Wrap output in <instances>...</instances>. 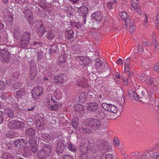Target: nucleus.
Instances as JSON below:
<instances>
[{
  "instance_id": "13d9d810",
  "label": "nucleus",
  "mask_w": 159,
  "mask_h": 159,
  "mask_svg": "<svg viewBox=\"0 0 159 159\" xmlns=\"http://www.w3.org/2000/svg\"><path fill=\"white\" fill-rule=\"evenodd\" d=\"M112 3L111 2H109L108 3H107V6L108 8L109 9H111L112 8Z\"/></svg>"
},
{
  "instance_id": "c85d7f7f",
  "label": "nucleus",
  "mask_w": 159,
  "mask_h": 159,
  "mask_svg": "<svg viewBox=\"0 0 159 159\" xmlns=\"http://www.w3.org/2000/svg\"><path fill=\"white\" fill-rule=\"evenodd\" d=\"M59 51L58 46L56 44H53L51 48L50 51L51 53H53L55 52H57Z\"/></svg>"
},
{
  "instance_id": "f704fd0d",
  "label": "nucleus",
  "mask_w": 159,
  "mask_h": 159,
  "mask_svg": "<svg viewBox=\"0 0 159 159\" xmlns=\"http://www.w3.org/2000/svg\"><path fill=\"white\" fill-rule=\"evenodd\" d=\"M53 32L52 31L48 30L46 36L49 39H52L53 36Z\"/></svg>"
},
{
  "instance_id": "3c124183",
  "label": "nucleus",
  "mask_w": 159,
  "mask_h": 159,
  "mask_svg": "<svg viewBox=\"0 0 159 159\" xmlns=\"http://www.w3.org/2000/svg\"><path fill=\"white\" fill-rule=\"evenodd\" d=\"M80 152L82 153H85L87 152V149L86 147L81 146L80 147Z\"/></svg>"
},
{
  "instance_id": "052dcab7",
  "label": "nucleus",
  "mask_w": 159,
  "mask_h": 159,
  "mask_svg": "<svg viewBox=\"0 0 159 159\" xmlns=\"http://www.w3.org/2000/svg\"><path fill=\"white\" fill-rule=\"evenodd\" d=\"M63 159H73L69 155H66L63 158Z\"/></svg>"
},
{
  "instance_id": "de8ad7c7",
  "label": "nucleus",
  "mask_w": 159,
  "mask_h": 159,
  "mask_svg": "<svg viewBox=\"0 0 159 159\" xmlns=\"http://www.w3.org/2000/svg\"><path fill=\"white\" fill-rule=\"evenodd\" d=\"M150 154L154 159L158 158L159 157V153H153L152 152V153H149Z\"/></svg>"
},
{
  "instance_id": "7ed1b4c3",
  "label": "nucleus",
  "mask_w": 159,
  "mask_h": 159,
  "mask_svg": "<svg viewBox=\"0 0 159 159\" xmlns=\"http://www.w3.org/2000/svg\"><path fill=\"white\" fill-rule=\"evenodd\" d=\"M51 149L50 145H47L43 148L42 150L39 151L38 153V157L43 159L47 157L51 152Z\"/></svg>"
},
{
  "instance_id": "c03bdc74",
  "label": "nucleus",
  "mask_w": 159,
  "mask_h": 159,
  "mask_svg": "<svg viewBox=\"0 0 159 159\" xmlns=\"http://www.w3.org/2000/svg\"><path fill=\"white\" fill-rule=\"evenodd\" d=\"M148 77L149 76L145 75L143 73L141 75L140 79L142 81L144 82Z\"/></svg>"
},
{
  "instance_id": "1a4fd4ad",
  "label": "nucleus",
  "mask_w": 159,
  "mask_h": 159,
  "mask_svg": "<svg viewBox=\"0 0 159 159\" xmlns=\"http://www.w3.org/2000/svg\"><path fill=\"white\" fill-rule=\"evenodd\" d=\"M67 57V55L66 54L60 56L57 61V64L62 68L66 67L67 65L66 61Z\"/></svg>"
},
{
  "instance_id": "79ce46f5",
  "label": "nucleus",
  "mask_w": 159,
  "mask_h": 159,
  "mask_svg": "<svg viewBox=\"0 0 159 159\" xmlns=\"http://www.w3.org/2000/svg\"><path fill=\"white\" fill-rule=\"evenodd\" d=\"M29 143L31 147L37 146L36 141L34 139H30V140Z\"/></svg>"
},
{
  "instance_id": "c9c22d12",
  "label": "nucleus",
  "mask_w": 159,
  "mask_h": 159,
  "mask_svg": "<svg viewBox=\"0 0 159 159\" xmlns=\"http://www.w3.org/2000/svg\"><path fill=\"white\" fill-rule=\"evenodd\" d=\"M16 124V126H15L16 129H20L23 127L24 126L23 123L22 122L17 121Z\"/></svg>"
},
{
  "instance_id": "b1692460",
  "label": "nucleus",
  "mask_w": 159,
  "mask_h": 159,
  "mask_svg": "<svg viewBox=\"0 0 159 159\" xmlns=\"http://www.w3.org/2000/svg\"><path fill=\"white\" fill-rule=\"evenodd\" d=\"M54 82L55 83H58V84H61L62 83L63 77L61 75L58 76H54L53 78Z\"/></svg>"
},
{
  "instance_id": "20e7f679",
  "label": "nucleus",
  "mask_w": 159,
  "mask_h": 159,
  "mask_svg": "<svg viewBox=\"0 0 159 159\" xmlns=\"http://www.w3.org/2000/svg\"><path fill=\"white\" fill-rule=\"evenodd\" d=\"M30 34L27 32H24L22 35L20 41V46L21 48H24L27 46L30 42Z\"/></svg>"
},
{
  "instance_id": "6e6d98bb",
  "label": "nucleus",
  "mask_w": 159,
  "mask_h": 159,
  "mask_svg": "<svg viewBox=\"0 0 159 159\" xmlns=\"http://www.w3.org/2000/svg\"><path fill=\"white\" fill-rule=\"evenodd\" d=\"M154 69L159 73V63H157L153 67Z\"/></svg>"
},
{
  "instance_id": "774afa93",
  "label": "nucleus",
  "mask_w": 159,
  "mask_h": 159,
  "mask_svg": "<svg viewBox=\"0 0 159 159\" xmlns=\"http://www.w3.org/2000/svg\"><path fill=\"white\" fill-rule=\"evenodd\" d=\"M106 158L107 159H111L112 158V156L111 154H107Z\"/></svg>"
},
{
  "instance_id": "9d476101",
  "label": "nucleus",
  "mask_w": 159,
  "mask_h": 159,
  "mask_svg": "<svg viewBox=\"0 0 159 159\" xmlns=\"http://www.w3.org/2000/svg\"><path fill=\"white\" fill-rule=\"evenodd\" d=\"M36 64L35 62H34L33 61H31L30 63V77L32 80L34 79L37 74V72L36 70Z\"/></svg>"
},
{
  "instance_id": "f257e3e1",
  "label": "nucleus",
  "mask_w": 159,
  "mask_h": 159,
  "mask_svg": "<svg viewBox=\"0 0 159 159\" xmlns=\"http://www.w3.org/2000/svg\"><path fill=\"white\" fill-rule=\"evenodd\" d=\"M136 92L130 90L129 92V95L130 97H133L136 99H139L140 98L144 99H147L148 101L151 99L152 95L154 93V91L152 90H147L145 88L139 87Z\"/></svg>"
},
{
  "instance_id": "69168bd1",
  "label": "nucleus",
  "mask_w": 159,
  "mask_h": 159,
  "mask_svg": "<svg viewBox=\"0 0 159 159\" xmlns=\"http://www.w3.org/2000/svg\"><path fill=\"white\" fill-rule=\"evenodd\" d=\"M2 112L0 111V123L2 122Z\"/></svg>"
},
{
  "instance_id": "a211bd4d",
  "label": "nucleus",
  "mask_w": 159,
  "mask_h": 159,
  "mask_svg": "<svg viewBox=\"0 0 159 159\" xmlns=\"http://www.w3.org/2000/svg\"><path fill=\"white\" fill-rule=\"evenodd\" d=\"M79 59L82 62L80 63L84 66H86L89 64L91 62V60L89 58L83 57L80 56L79 57Z\"/></svg>"
},
{
  "instance_id": "ddd939ff",
  "label": "nucleus",
  "mask_w": 159,
  "mask_h": 159,
  "mask_svg": "<svg viewBox=\"0 0 159 159\" xmlns=\"http://www.w3.org/2000/svg\"><path fill=\"white\" fill-rule=\"evenodd\" d=\"M23 13L26 17L27 20L29 23H33V16L31 11L30 9H26L23 11Z\"/></svg>"
},
{
  "instance_id": "0eeeda50",
  "label": "nucleus",
  "mask_w": 159,
  "mask_h": 159,
  "mask_svg": "<svg viewBox=\"0 0 159 159\" xmlns=\"http://www.w3.org/2000/svg\"><path fill=\"white\" fill-rule=\"evenodd\" d=\"M62 103L55 101H52L46 105L48 106V109L50 111H56L60 109L62 107Z\"/></svg>"
},
{
  "instance_id": "f03ea898",
  "label": "nucleus",
  "mask_w": 159,
  "mask_h": 159,
  "mask_svg": "<svg viewBox=\"0 0 159 159\" xmlns=\"http://www.w3.org/2000/svg\"><path fill=\"white\" fill-rule=\"evenodd\" d=\"M7 45L5 44L0 45V60L3 62H7L9 61L11 58L9 52L5 49Z\"/></svg>"
},
{
  "instance_id": "6e6552de",
  "label": "nucleus",
  "mask_w": 159,
  "mask_h": 159,
  "mask_svg": "<svg viewBox=\"0 0 159 159\" xmlns=\"http://www.w3.org/2000/svg\"><path fill=\"white\" fill-rule=\"evenodd\" d=\"M44 91L43 88L39 86L34 87L32 91V96L33 98H37L42 94Z\"/></svg>"
},
{
  "instance_id": "09e8293b",
  "label": "nucleus",
  "mask_w": 159,
  "mask_h": 159,
  "mask_svg": "<svg viewBox=\"0 0 159 159\" xmlns=\"http://www.w3.org/2000/svg\"><path fill=\"white\" fill-rule=\"evenodd\" d=\"M73 25L77 29L80 28L82 26V24L79 22H75L73 23Z\"/></svg>"
},
{
  "instance_id": "39448f33",
  "label": "nucleus",
  "mask_w": 159,
  "mask_h": 159,
  "mask_svg": "<svg viewBox=\"0 0 159 159\" xmlns=\"http://www.w3.org/2000/svg\"><path fill=\"white\" fill-rule=\"evenodd\" d=\"M102 106L104 110L114 114L115 116H118L120 115V113L119 115H118L117 114L118 108L115 105L112 104H107L105 103H104L102 104Z\"/></svg>"
},
{
  "instance_id": "bf43d9fd",
  "label": "nucleus",
  "mask_w": 159,
  "mask_h": 159,
  "mask_svg": "<svg viewBox=\"0 0 159 159\" xmlns=\"http://www.w3.org/2000/svg\"><path fill=\"white\" fill-rule=\"evenodd\" d=\"M11 121L9 122L8 126L10 128H15V126H14V124L11 123Z\"/></svg>"
},
{
  "instance_id": "680f3d73",
  "label": "nucleus",
  "mask_w": 159,
  "mask_h": 159,
  "mask_svg": "<svg viewBox=\"0 0 159 159\" xmlns=\"http://www.w3.org/2000/svg\"><path fill=\"white\" fill-rule=\"evenodd\" d=\"M94 28L95 29H98L100 27L98 23L97 22H95L94 23L93 25Z\"/></svg>"
},
{
  "instance_id": "37998d69",
  "label": "nucleus",
  "mask_w": 159,
  "mask_h": 159,
  "mask_svg": "<svg viewBox=\"0 0 159 159\" xmlns=\"http://www.w3.org/2000/svg\"><path fill=\"white\" fill-rule=\"evenodd\" d=\"M43 137L47 141H50L52 139V136L48 134H43Z\"/></svg>"
},
{
  "instance_id": "5701e85b",
  "label": "nucleus",
  "mask_w": 159,
  "mask_h": 159,
  "mask_svg": "<svg viewBox=\"0 0 159 159\" xmlns=\"http://www.w3.org/2000/svg\"><path fill=\"white\" fill-rule=\"evenodd\" d=\"M130 63V59L127 58L124 61V71L125 72H129L130 70L129 64Z\"/></svg>"
},
{
  "instance_id": "dca6fc26",
  "label": "nucleus",
  "mask_w": 159,
  "mask_h": 159,
  "mask_svg": "<svg viewBox=\"0 0 159 159\" xmlns=\"http://www.w3.org/2000/svg\"><path fill=\"white\" fill-rule=\"evenodd\" d=\"M64 148V144L62 141H59L56 149V152L58 154L62 153Z\"/></svg>"
},
{
  "instance_id": "0e129e2a",
  "label": "nucleus",
  "mask_w": 159,
  "mask_h": 159,
  "mask_svg": "<svg viewBox=\"0 0 159 159\" xmlns=\"http://www.w3.org/2000/svg\"><path fill=\"white\" fill-rule=\"evenodd\" d=\"M144 19L143 20V21L145 24L147 23L148 21V17L146 14H144Z\"/></svg>"
},
{
  "instance_id": "8fccbe9b",
  "label": "nucleus",
  "mask_w": 159,
  "mask_h": 159,
  "mask_svg": "<svg viewBox=\"0 0 159 159\" xmlns=\"http://www.w3.org/2000/svg\"><path fill=\"white\" fill-rule=\"evenodd\" d=\"M5 87V84L3 82L0 81V89L4 90Z\"/></svg>"
},
{
  "instance_id": "4be33fe9",
  "label": "nucleus",
  "mask_w": 159,
  "mask_h": 159,
  "mask_svg": "<svg viewBox=\"0 0 159 159\" xmlns=\"http://www.w3.org/2000/svg\"><path fill=\"white\" fill-rule=\"evenodd\" d=\"M132 5L134 9L137 12H139L140 11V9L138 4L137 0H132Z\"/></svg>"
},
{
  "instance_id": "e433bc0d",
  "label": "nucleus",
  "mask_w": 159,
  "mask_h": 159,
  "mask_svg": "<svg viewBox=\"0 0 159 159\" xmlns=\"http://www.w3.org/2000/svg\"><path fill=\"white\" fill-rule=\"evenodd\" d=\"M97 117L99 119H101L104 118L105 116V114L104 112L102 111H99L97 114Z\"/></svg>"
},
{
  "instance_id": "49530a36",
  "label": "nucleus",
  "mask_w": 159,
  "mask_h": 159,
  "mask_svg": "<svg viewBox=\"0 0 159 159\" xmlns=\"http://www.w3.org/2000/svg\"><path fill=\"white\" fill-rule=\"evenodd\" d=\"M129 26V31L130 33H133L134 32V26L133 25H131V24L130 23V24Z\"/></svg>"
},
{
  "instance_id": "473e14b6",
  "label": "nucleus",
  "mask_w": 159,
  "mask_h": 159,
  "mask_svg": "<svg viewBox=\"0 0 159 159\" xmlns=\"http://www.w3.org/2000/svg\"><path fill=\"white\" fill-rule=\"evenodd\" d=\"M35 130L31 128L27 129L26 131V134L30 135H34L35 134Z\"/></svg>"
},
{
  "instance_id": "864d4df0",
  "label": "nucleus",
  "mask_w": 159,
  "mask_h": 159,
  "mask_svg": "<svg viewBox=\"0 0 159 159\" xmlns=\"http://www.w3.org/2000/svg\"><path fill=\"white\" fill-rule=\"evenodd\" d=\"M114 143L115 146L118 147L119 144V141L117 138H115L114 140Z\"/></svg>"
},
{
  "instance_id": "4c0bfd02",
  "label": "nucleus",
  "mask_w": 159,
  "mask_h": 159,
  "mask_svg": "<svg viewBox=\"0 0 159 159\" xmlns=\"http://www.w3.org/2000/svg\"><path fill=\"white\" fill-rule=\"evenodd\" d=\"M155 23L157 29L159 31V14H158L156 16Z\"/></svg>"
},
{
  "instance_id": "4d7b16f0",
  "label": "nucleus",
  "mask_w": 159,
  "mask_h": 159,
  "mask_svg": "<svg viewBox=\"0 0 159 159\" xmlns=\"http://www.w3.org/2000/svg\"><path fill=\"white\" fill-rule=\"evenodd\" d=\"M96 61L97 62V64H96V66H98V68H99L100 69H102V67H99V65H100L101 63H99V62L100 61V59L99 58H97L96 59Z\"/></svg>"
},
{
  "instance_id": "5fc2aeb1",
  "label": "nucleus",
  "mask_w": 159,
  "mask_h": 159,
  "mask_svg": "<svg viewBox=\"0 0 159 159\" xmlns=\"http://www.w3.org/2000/svg\"><path fill=\"white\" fill-rule=\"evenodd\" d=\"M116 63L118 65H121L123 64V61L122 59L120 58L117 59Z\"/></svg>"
},
{
  "instance_id": "72a5a7b5",
  "label": "nucleus",
  "mask_w": 159,
  "mask_h": 159,
  "mask_svg": "<svg viewBox=\"0 0 159 159\" xmlns=\"http://www.w3.org/2000/svg\"><path fill=\"white\" fill-rule=\"evenodd\" d=\"M69 150L73 152H75L77 150V148L75 147L71 143H69L68 144Z\"/></svg>"
},
{
  "instance_id": "393cba45",
  "label": "nucleus",
  "mask_w": 159,
  "mask_h": 159,
  "mask_svg": "<svg viewBox=\"0 0 159 159\" xmlns=\"http://www.w3.org/2000/svg\"><path fill=\"white\" fill-rule=\"evenodd\" d=\"M14 143L16 146L20 147L23 144H26L27 143V142L25 139H22L16 140Z\"/></svg>"
},
{
  "instance_id": "aec40b11",
  "label": "nucleus",
  "mask_w": 159,
  "mask_h": 159,
  "mask_svg": "<svg viewBox=\"0 0 159 159\" xmlns=\"http://www.w3.org/2000/svg\"><path fill=\"white\" fill-rule=\"evenodd\" d=\"M36 123V125L38 127L40 128L42 127L44 123L43 119L40 117H36L35 119Z\"/></svg>"
},
{
  "instance_id": "e2e57ef3",
  "label": "nucleus",
  "mask_w": 159,
  "mask_h": 159,
  "mask_svg": "<svg viewBox=\"0 0 159 159\" xmlns=\"http://www.w3.org/2000/svg\"><path fill=\"white\" fill-rule=\"evenodd\" d=\"M80 158V159H87L86 155L84 154H81Z\"/></svg>"
},
{
  "instance_id": "cd10ccee",
  "label": "nucleus",
  "mask_w": 159,
  "mask_h": 159,
  "mask_svg": "<svg viewBox=\"0 0 159 159\" xmlns=\"http://www.w3.org/2000/svg\"><path fill=\"white\" fill-rule=\"evenodd\" d=\"M65 10L68 14L71 15H73L75 12V9L73 8L72 6L66 7L65 8Z\"/></svg>"
},
{
  "instance_id": "58836bf2",
  "label": "nucleus",
  "mask_w": 159,
  "mask_h": 159,
  "mask_svg": "<svg viewBox=\"0 0 159 159\" xmlns=\"http://www.w3.org/2000/svg\"><path fill=\"white\" fill-rule=\"evenodd\" d=\"M14 35L15 37L17 39L19 37L20 32L18 29H15L14 31Z\"/></svg>"
},
{
  "instance_id": "a878e982",
  "label": "nucleus",
  "mask_w": 159,
  "mask_h": 159,
  "mask_svg": "<svg viewBox=\"0 0 159 159\" xmlns=\"http://www.w3.org/2000/svg\"><path fill=\"white\" fill-rule=\"evenodd\" d=\"M65 37L68 39H71L73 37L74 32L72 30L70 29L65 32Z\"/></svg>"
},
{
  "instance_id": "423d86ee",
  "label": "nucleus",
  "mask_w": 159,
  "mask_h": 159,
  "mask_svg": "<svg viewBox=\"0 0 159 159\" xmlns=\"http://www.w3.org/2000/svg\"><path fill=\"white\" fill-rule=\"evenodd\" d=\"M88 125L93 129L96 130L99 129L101 126L100 121L97 119H89L88 120Z\"/></svg>"
},
{
  "instance_id": "ea45409f",
  "label": "nucleus",
  "mask_w": 159,
  "mask_h": 159,
  "mask_svg": "<svg viewBox=\"0 0 159 159\" xmlns=\"http://www.w3.org/2000/svg\"><path fill=\"white\" fill-rule=\"evenodd\" d=\"M152 43L154 44L155 51L157 52H159V44L156 42L155 40L152 41Z\"/></svg>"
},
{
  "instance_id": "bb28decb",
  "label": "nucleus",
  "mask_w": 159,
  "mask_h": 159,
  "mask_svg": "<svg viewBox=\"0 0 159 159\" xmlns=\"http://www.w3.org/2000/svg\"><path fill=\"white\" fill-rule=\"evenodd\" d=\"M54 99L52 96V93L48 94L46 96V98L45 100V102L46 104L52 101H54Z\"/></svg>"
},
{
  "instance_id": "6ab92c4d",
  "label": "nucleus",
  "mask_w": 159,
  "mask_h": 159,
  "mask_svg": "<svg viewBox=\"0 0 159 159\" xmlns=\"http://www.w3.org/2000/svg\"><path fill=\"white\" fill-rule=\"evenodd\" d=\"M39 23L40 24V27L38 32V34L40 36H42L45 32V29L44 27L42 25V22L41 20L36 21L35 22V25H37Z\"/></svg>"
},
{
  "instance_id": "2f4dec72",
  "label": "nucleus",
  "mask_w": 159,
  "mask_h": 159,
  "mask_svg": "<svg viewBox=\"0 0 159 159\" xmlns=\"http://www.w3.org/2000/svg\"><path fill=\"white\" fill-rule=\"evenodd\" d=\"M148 85H152L154 83V80L152 78H151L148 77L144 82Z\"/></svg>"
},
{
  "instance_id": "a18cd8bd",
  "label": "nucleus",
  "mask_w": 159,
  "mask_h": 159,
  "mask_svg": "<svg viewBox=\"0 0 159 159\" xmlns=\"http://www.w3.org/2000/svg\"><path fill=\"white\" fill-rule=\"evenodd\" d=\"M44 82L45 83L48 84V83H49L50 84H52V82L51 81V79L50 78H48L47 77H45L43 79Z\"/></svg>"
},
{
  "instance_id": "f8f14e48",
  "label": "nucleus",
  "mask_w": 159,
  "mask_h": 159,
  "mask_svg": "<svg viewBox=\"0 0 159 159\" xmlns=\"http://www.w3.org/2000/svg\"><path fill=\"white\" fill-rule=\"evenodd\" d=\"M119 15L123 20L125 21L126 25L129 26L130 21L129 18V16L127 15V13L125 11L120 12L119 13Z\"/></svg>"
},
{
  "instance_id": "4468645a",
  "label": "nucleus",
  "mask_w": 159,
  "mask_h": 159,
  "mask_svg": "<svg viewBox=\"0 0 159 159\" xmlns=\"http://www.w3.org/2000/svg\"><path fill=\"white\" fill-rule=\"evenodd\" d=\"M88 10V9L87 7L82 6L78 8L77 12L79 15L84 17H85L87 15Z\"/></svg>"
},
{
  "instance_id": "2eb2a0df",
  "label": "nucleus",
  "mask_w": 159,
  "mask_h": 159,
  "mask_svg": "<svg viewBox=\"0 0 159 159\" xmlns=\"http://www.w3.org/2000/svg\"><path fill=\"white\" fill-rule=\"evenodd\" d=\"M91 18L94 20L100 22L102 19V16L100 12H96L91 14Z\"/></svg>"
},
{
  "instance_id": "603ef678",
  "label": "nucleus",
  "mask_w": 159,
  "mask_h": 159,
  "mask_svg": "<svg viewBox=\"0 0 159 159\" xmlns=\"http://www.w3.org/2000/svg\"><path fill=\"white\" fill-rule=\"evenodd\" d=\"M75 119L73 120L72 122V125L74 128H76L78 126V122L75 121Z\"/></svg>"
},
{
  "instance_id": "f3484780",
  "label": "nucleus",
  "mask_w": 159,
  "mask_h": 159,
  "mask_svg": "<svg viewBox=\"0 0 159 159\" xmlns=\"http://www.w3.org/2000/svg\"><path fill=\"white\" fill-rule=\"evenodd\" d=\"M86 107L89 110L93 112L96 111L98 109L97 104L94 102H91L88 104L86 106Z\"/></svg>"
},
{
  "instance_id": "7c9ffc66",
  "label": "nucleus",
  "mask_w": 159,
  "mask_h": 159,
  "mask_svg": "<svg viewBox=\"0 0 159 159\" xmlns=\"http://www.w3.org/2000/svg\"><path fill=\"white\" fill-rule=\"evenodd\" d=\"M5 111V113L10 117H12L14 116L13 111L10 108H8L6 109Z\"/></svg>"
},
{
  "instance_id": "c756f323",
  "label": "nucleus",
  "mask_w": 159,
  "mask_h": 159,
  "mask_svg": "<svg viewBox=\"0 0 159 159\" xmlns=\"http://www.w3.org/2000/svg\"><path fill=\"white\" fill-rule=\"evenodd\" d=\"M137 51L138 52L139 54H142L144 51L142 46L140 45H139L137 49H134V52L135 53H137V52H136Z\"/></svg>"
},
{
  "instance_id": "9b49d317",
  "label": "nucleus",
  "mask_w": 159,
  "mask_h": 159,
  "mask_svg": "<svg viewBox=\"0 0 159 159\" xmlns=\"http://www.w3.org/2000/svg\"><path fill=\"white\" fill-rule=\"evenodd\" d=\"M3 16L5 20L8 22H11L13 20L12 9L6 10L3 12Z\"/></svg>"
},
{
  "instance_id": "338daca9",
  "label": "nucleus",
  "mask_w": 159,
  "mask_h": 159,
  "mask_svg": "<svg viewBox=\"0 0 159 159\" xmlns=\"http://www.w3.org/2000/svg\"><path fill=\"white\" fill-rule=\"evenodd\" d=\"M32 149L33 152H35L37 151V146L35 147H31Z\"/></svg>"
},
{
  "instance_id": "412c9836",
  "label": "nucleus",
  "mask_w": 159,
  "mask_h": 159,
  "mask_svg": "<svg viewBox=\"0 0 159 159\" xmlns=\"http://www.w3.org/2000/svg\"><path fill=\"white\" fill-rule=\"evenodd\" d=\"M53 95L54 97L57 100L61 99L62 97V93L59 89L55 90Z\"/></svg>"
},
{
  "instance_id": "a19ab883",
  "label": "nucleus",
  "mask_w": 159,
  "mask_h": 159,
  "mask_svg": "<svg viewBox=\"0 0 159 159\" xmlns=\"http://www.w3.org/2000/svg\"><path fill=\"white\" fill-rule=\"evenodd\" d=\"M124 102V98L122 99V98H120L119 100L117 101V103L120 106L119 108L121 107V108L123 109V107L122 105H123Z\"/></svg>"
}]
</instances>
